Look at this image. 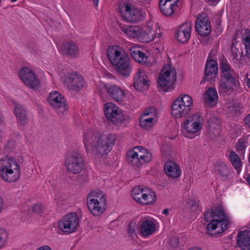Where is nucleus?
I'll return each mask as SVG.
<instances>
[{
  "label": "nucleus",
  "instance_id": "obj_57",
  "mask_svg": "<svg viewBox=\"0 0 250 250\" xmlns=\"http://www.w3.org/2000/svg\"><path fill=\"white\" fill-rule=\"evenodd\" d=\"M168 210L167 209H165L163 211V213L165 215H167L168 213Z\"/></svg>",
  "mask_w": 250,
  "mask_h": 250
},
{
  "label": "nucleus",
  "instance_id": "obj_56",
  "mask_svg": "<svg viewBox=\"0 0 250 250\" xmlns=\"http://www.w3.org/2000/svg\"><path fill=\"white\" fill-rule=\"evenodd\" d=\"M245 178L248 182L249 184L250 185V174L248 175L247 177L245 176Z\"/></svg>",
  "mask_w": 250,
  "mask_h": 250
},
{
  "label": "nucleus",
  "instance_id": "obj_28",
  "mask_svg": "<svg viewBox=\"0 0 250 250\" xmlns=\"http://www.w3.org/2000/svg\"><path fill=\"white\" fill-rule=\"evenodd\" d=\"M234 76L221 77L219 86V91L226 93H230L232 91L233 88L236 85L237 83Z\"/></svg>",
  "mask_w": 250,
  "mask_h": 250
},
{
  "label": "nucleus",
  "instance_id": "obj_41",
  "mask_svg": "<svg viewBox=\"0 0 250 250\" xmlns=\"http://www.w3.org/2000/svg\"><path fill=\"white\" fill-rule=\"evenodd\" d=\"M232 57L237 61L242 62L243 57L242 56V51L240 48H237L235 46H232L231 48Z\"/></svg>",
  "mask_w": 250,
  "mask_h": 250
},
{
  "label": "nucleus",
  "instance_id": "obj_2",
  "mask_svg": "<svg viewBox=\"0 0 250 250\" xmlns=\"http://www.w3.org/2000/svg\"><path fill=\"white\" fill-rule=\"evenodd\" d=\"M205 219L210 222L206 227L208 234L214 235L223 232L228 228L230 221V215L226 208L218 207L207 211Z\"/></svg>",
  "mask_w": 250,
  "mask_h": 250
},
{
  "label": "nucleus",
  "instance_id": "obj_33",
  "mask_svg": "<svg viewBox=\"0 0 250 250\" xmlns=\"http://www.w3.org/2000/svg\"><path fill=\"white\" fill-rule=\"evenodd\" d=\"M14 114L19 124L21 125H25L27 123L28 119L26 110L21 105L15 104Z\"/></svg>",
  "mask_w": 250,
  "mask_h": 250
},
{
  "label": "nucleus",
  "instance_id": "obj_7",
  "mask_svg": "<svg viewBox=\"0 0 250 250\" xmlns=\"http://www.w3.org/2000/svg\"><path fill=\"white\" fill-rule=\"evenodd\" d=\"M96 90L101 96H103L107 93L109 96L114 101L118 102H122L125 100V97L130 102L133 96L127 90H125L120 87L114 84L104 83L100 82L96 84Z\"/></svg>",
  "mask_w": 250,
  "mask_h": 250
},
{
  "label": "nucleus",
  "instance_id": "obj_32",
  "mask_svg": "<svg viewBox=\"0 0 250 250\" xmlns=\"http://www.w3.org/2000/svg\"><path fill=\"white\" fill-rule=\"evenodd\" d=\"M60 49L64 53L67 54L71 57H76L80 53L79 49L77 44L73 42H67L63 43Z\"/></svg>",
  "mask_w": 250,
  "mask_h": 250
},
{
  "label": "nucleus",
  "instance_id": "obj_58",
  "mask_svg": "<svg viewBox=\"0 0 250 250\" xmlns=\"http://www.w3.org/2000/svg\"><path fill=\"white\" fill-rule=\"evenodd\" d=\"M247 85L248 86V87L250 89V78L247 80Z\"/></svg>",
  "mask_w": 250,
  "mask_h": 250
},
{
  "label": "nucleus",
  "instance_id": "obj_8",
  "mask_svg": "<svg viewBox=\"0 0 250 250\" xmlns=\"http://www.w3.org/2000/svg\"><path fill=\"white\" fill-rule=\"evenodd\" d=\"M87 205L90 212L95 216H99L105 210L106 199L105 194L100 190L91 191L87 197Z\"/></svg>",
  "mask_w": 250,
  "mask_h": 250
},
{
  "label": "nucleus",
  "instance_id": "obj_20",
  "mask_svg": "<svg viewBox=\"0 0 250 250\" xmlns=\"http://www.w3.org/2000/svg\"><path fill=\"white\" fill-rule=\"evenodd\" d=\"M150 85V80L146 71L139 69L134 77L133 86L134 88L140 91L148 90Z\"/></svg>",
  "mask_w": 250,
  "mask_h": 250
},
{
  "label": "nucleus",
  "instance_id": "obj_37",
  "mask_svg": "<svg viewBox=\"0 0 250 250\" xmlns=\"http://www.w3.org/2000/svg\"><path fill=\"white\" fill-rule=\"evenodd\" d=\"M225 106L227 111L234 115L242 111V106L241 104L235 102L233 100L227 102Z\"/></svg>",
  "mask_w": 250,
  "mask_h": 250
},
{
  "label": "nucleus",
  "instance_id": "obj_14",
  "mask_svg": "<svg viewBox=\"0 0 250 250\" xmlns=\"http://www.w3.org/2000/svg\"><path fill=\"white\" fill-rule=\"evenodd\" d=\"M159 116L157 111L154 107H149L146 109L142 114L139 124L144 130L150 131L157 124Z\"/></svg>",
  "mask_w": 250,
  "mask_h": 250
},
{
  "label": "nucleus",
  "instance_id": "obj_25",
  "mask_svg": "<svg viewBox=\"0 0 250 250\" xmlns=\"http://www.w3.org/2000/svg\"><path fill=\"white\" fill-rule=\"evenodd\" d=\"M176 79L172 78V75L167 76L160 73L157 83L160 90L164 92H168L173 89V84Z\"/></svg>",
  "mask_w": 250,
  "mask_h": 250
},
{
  "label": "nucleus",
  "instance_id": "obj_62",
  "mask_svg": "<svg viewBox=\"0 0 250 250\" xmlns=\"http://www.w3.org/2000/svg\"><path fill=\"white\" fill-rule=\"evenodd\" d=\"M249 162L250 163V155H249Z\"/></svg>",
  "mask_w": 250,
  "mask_h": 250
},
{
  "label": "nucleus",
  "instance_id": "obj_36",
  "mask_svg": "<svg viewBox=\"0 0 250 250\" xmlns=\"http://www.w3.org/2000/svg\"><path fill=\"white\" fill-rule=\"evenodd\" d=\"M229 159L237 173H240L242 169V163L238 155L235 152L232 151L229 154Z\"/></svg>",
  "mask_w": 250,
  "mask_h": 250
},
{
  "label": "nucleus",
  "instance_id": "obj_27",
  "mask_svg": "<svg viewBox=\"0 0 250 250\" xmlns=\"http://www.w3.org/2000/svg\"><path fill=\"white\" fill-rule=\"evenodd\" d=\"M236 242L241 249L250 250V228L238 232Z\"/></svg>",
  "mask_w": 250,
  "mask_h": 250
},
{
  "label": "nucleus",
  "instance_id": "obj_40",
  "mask_svg": "<svg viewBox=\"0 0 250 250\" xmlns=\"http://www.w3.org/2000/svg\"><path fill=\"white\" fill-rule=\"evenodd\" d=\"M188 208L194 214H198L201 211V208L199 206L198 201L194 199L190 200L188 202Z\"/></svg>",
  "mask_w": 250,
  "mask_h": 250
},
{
  "label": "nucleus",
  "instance_id": "obj_22",
  "mask_svg": "<svg viewBox=\"0 0 250 250\" xmlns=\"http://www.w3.org/2000/svg\"><path fill=\"white\" fill-rule=\"evenodd\" d=\"M196 30L202 36L208 35L211 31V27L208 18L205 14L199 15L196 19Z\"/></svg>",
  "mask_w": 250,
  "mask_h": 250
},
{
  "label": "nucleus",
  "instance_id": "obj_34",
  "mask_svg": "<svg viewBox=\"0 0 250 250\" xmlns=\"http://www.w3.org/2000/svg\"><path fill=\"white\" fill-rule=\"evenodd\" d=\"M160 73L163 74H165L167 76H170L171 74L172 78L176 79V70L169 59L163 65Z\"/></svg>",
  "mask_w": 250,
  "mask_h": 250
},
{
  "label": "nucleus",
  "instance_id": "obj_11",
  "mask_svg": "<svg viewBox=\"0 0 250 250\" xmlns=\"http://www.w3.org/2000/svg\"><path fill=\"white\" fill-rule=\"evenodd\" d=\"M127 155L130 164L136 166L148 164L153 158L150 151L142 146H136L129 149Z\"/></svg>",
  "mask_w": 250,
  "mask_h": 250
},
{
  "label": "nucleus",
  "instance_id": "obj_4",
  "mask_svg": "<svg viewBox=\"0 0 250 250\" xmlns=\"http://www.w3.org/2000/svg\"><path fill=\"white\" fill-rule=\"evenodd\" d=\"M204 125V120L198 113L191 114L181 123V134L187 139H193L199 136Z\"/></svg>",
  "mask_w": 250,
  "mask_h": 250
},
{
  "label": "nucleus",
  "instance_id": "obj_30",
  "mask_svg": "<svg viewBox=\"0 0 250 250\" xmlns=\"http://www.w3.org/2000/svg\"><path fill=\"white\" fill-rule=\"evenodd\" d=\"M164 170L168 177L173 178L179 177L182 173L179 166L173 161H168L166 163Z\"/></svg>",
  "mask_w": 250,
  "mask_h": 250
},
{
  "label": "nucleus",
  "instance_id": "obj_12",
  "mask_svg": "<svg viewBox=\"0 0 250 250\" xmlns=\"http://www.w3.org/2000/svg\"><path fill=\"white\" fill-rule=\"evenodd\" d=\"M132 198L143 206L153 205L157 200L155 192L149 188L140 186L135 187L132 191Z\"/></svg>",
  "mask_w": 250,
  "mask_h": 250
},
{
  "label": "nucleus",
  "instance_id": "obj_64",
  "mask_svg": "<svg viewBox=\"0 0 250 250\" xmlns=\"http://www.w3.org/2000/svg\"><path fill=\"white\" fill-rule=\"evenodd\" d=\"M1 0H0V2L1 1Z\"/></svg>",
  "mask_w": 250,
  "mask_h": 250
},
{
  "label": "nucleus",
  "instance_id": "obj_61",
  "mask_svg": "<svg viewBox=\"0 0 250 250\" xmlns=\"http://www.w3.org/2000/svg\"><path fill=\"white\" fill-rule=\"evenodd\" d=\"M12 2H16L17 0H11Z\"/></svg>",
  "mask_w": 250,
  "mask_h": 250
},
{
  "label": "nucleus",
  "instance_id": "obj_53",
  "mask_svg": "<svg viewBox=\"0 0 250 250\" xmlns=\"http://www.w3.org/2000/svg\"><path fill=\"white\" fill-rule=\"evenodd\" d=\"M211 4L216 5L220 0H207Z\"/></svg>",
  "mask_w": 250,
  "mask_h": 250
},
{
  "label": "nucleus",
  "instance_id": "obj_55",
  "mask_svg": "<svg viewBox=\"0 0 250 250\" xmlns=\"http://www.w3.org/2000/svg\"><path fill=\"white\" fill-rule=\"evenodd\" d=\"M93 0V4L95 6L97 7L99 3V0Z\"/></svg>",
  "mask_w": 250,
  "mask_h": 250
},
{
  "label": "nucleus",
  "instance_id": "obj_29",
  "mask_svg": "<svg viewBox=\"0 0 250 250\" xmlns=\"http://www.w3.org/2000/svg\"><path fill=\"white\" fill-rule=\"evenodd\" d=\"M202 98L208 106L211 107H214L216 105L218 100V93L216 89L213 87L207 89L202 95Z\"/></svg>",
  "mask_w": 250,
  "mask_h": 250
},
{
  "label": "nucleus",
  "instance_id": "obj_60",
  "mask_svg": "<svg viewBox=\"0 0 250 250\" xmlns=\"http://www.w3.org/2000/svg\"><path fill=\"white\" fill-rule=\"evenodd\" d=\"M2 134H3L2 131L0 130V139L1 138Z\"/></svg>",
  "mask_w": 250,
  "mask_h": 250
},
{
  "label": "nucleus",
  "instance_id": "obj_9",
  "mask_svg": "<svg viewBox=\"0 0 250 250\" xmlns=\"http://www.w3.org/2000/svg\"><path fill=\"white\" fill-rule=\"evenodd\" d=\"M159 26L152 21H149L139 26V41L143 42H150L162 36Z\"/></svg>",
  "mask_w": 250,
  "mask_h": 250
},
{
  "label": "nucleus",
  "instance_id": "obj_35",
  "mask_svg": "<svg viewBox=\"0 0 250 250\" xmlns=\"http://www.w3.org/2000/svg\"><path fill=\"white\" fill-rule=\"evenodd\" d=\"M122 30L129 38L132 39H137L139 40V26H122Z\"/></svg>",
  "mask_w": 250,
  "mask_h": 250
},
{
  "label": "nucleus",
  "instance_id": "obj_39",
  "mask_svg": "<svg viewBox=\"0 0 250 250\" xmlns=\"http://www.w3.org/2000/svg\"><path fill=\"white\" fill-rule=\"evenodd\" d=\"M9 234L4 229L0 228V250L4 249L8 244Z\"/></svg>",
  "mask_w": 250,
  "mask_h": 250
},
{
  "label": "nucleus",
  "instance_id": "obj_51",
  "mask_svg": "<svg viewBox=\"0 0 250 250\" xmlns=\"http://www.w3.org/2000/svg\"><path fill=\"white\" fill-rule=\"evenodd\" d=\"M4 203L3 199L0 196V214L3 209Z\"/></svg>",
  "mask_w": 250,
  "mask_h": 250
},
{
  "label": "nucleus",
  "instance_id": "obj_45",
  "mask_svg": "<svg viewBox=\"0 0 250 250\" xmlns=\"http://www.w3.org/2000/svg\"><path fill=\"white\" fill-rule=\"evenodd\" d=\"M15 144L16 143L14 141H10L8 142L5 146V151L8 152L11 151L15 148Z\"/></svg>",
  "mask_w": 250,
  "mask_h": 250
},
{
  "label": "nucleus",
  "instance_id": "obj_21",
  "mask_svg": "<svg viewBox=\"0 0 250 250\" xmlns=\"http://www.w3.org/2000/svg\"><path fill=\"white\" fill-rule=\"evenodd\" d=\"M192 25L191 22L186 21L179 25L177 28L175 38L179 43H187L191 36Z\"/></svg>",
  "mask_w": 250,
  "mask_h": 250
},
{
  "label": "nucleus",
  "instance_id": "obj_47",
  "mask_svg": "<svg viewBox=\"0 0 250 250\" xmlns=\"http://www.w3.org/2000/svg\"><path fill=\"white\" fill-rule=\"evenodd\" d=\"M128 232L132 235L135 233V225L134 223H131L128 227Z\"/></svg>",
  "mask_w": 250,
  "mask_h": 250
},
{
  "label": "nucleus",
  "instance_id": "obj_17",
  "mask_svg": "<svg viewBox=\"0 0 250 250\" xmlns=\"http://www.w3.org/2000/svg\"><path fill=\"white\" fill-rule=\"evenodd\" d=\"M104 112L106 118L114 123L121 122L123 119V110L113 103L105 104L104 105Z\"/></svg>",
  "mask_w": 250,
  "mask_h": 250
},
{
  "label": "nucleus",
  "instance_id": "obj_23",
  "mask_svg": "<svg viewBox=\"0 0 250 250\" xmlns=\"http://www.w3.org/2000/svg\"><path fill=\"white\" fill-rule=\"evenodd\" d=\"M61 79L70 89L73 90L77 91L83 88L84 84L83 78L76 75H65L64 77L63 76H61Z\"/></svg>",
  "mask_w": 250,
  "mask_h": 250
},
{
  "label": "nucleus",
  "instance_id": "obj_10",
  "mask_svg": "<svg viewBox=\"0 0 250 250\" xmlns=\"http://www.w3.org/2000/svg\"><path fill=\"white\" fill-rule=\"evenodd\" d=\"M80 222L79 217L76 213H69L58 222L56 229L59 234H70L77 231Z\"/></svg>",
  "mask_w": 250,
  "mask_h": 250
},
{
  "label": "nucleus",
  "instance_id": "obj_26",
  "mask_svg": "<svg viewBox=\"0 0 250 250\" xmlns=\"http://www.w3.org/2000/svg\"><path fill=\"white\" fill-rule=\"evenodd\" d=\"M179 0H160L159 7L162 13L170 16L178 7Z\"/></svg>",
  "mask_w": 250,
  "mask_h": 250
},
{
  "label": "nucleus",
  "instance_id": "obj_19",
  "mask_svg": "<svg viewBox=\"0 0 250 250\" xmlns=\"http://www.w3.org/2000/svg\"><path fill=\"white\" fill-rule=\"evenodd\" d=\"M48 102L52 107L60 112L62 113L68 109L63 96L57 91H53L50 93Z\"/></svg>",
  "mask_w": 250,
  "mask_h": 250
},
{
  "label": "nucleus",
  "instance_id": "obj_43",
  "mask_svg": "<svg viewBox=\"0 0 250 250\" xmlns=\"http://www.w3.org/2000/svg\"><path fill=\"white\" fill-rule=\"evenodd\" d=\"M242 40L246 48H250V31L245 30V33L242 36Z\"/></svg>",
  "mask_w": 250,
  "mask_h": 250
},
{
  "label": "nucleus",
  "instance_id": "obj_5",
  "mask_svg": "<svg viewBox=\"0 0 250 250\" xmlns=\"http://www.w3.org/2000/svg\"><path fill=\"white\" fill-rule=\"evenodd\" d=\"M21 169L17 159L5 156L0 159V177L5 181L14 182L20 176Z\"/></svg>",
  "mask_w": 250,
  "mask_h": 250
},
{
  "label": "nucleus",
  "instance_id": "obj_54",
  "mask_svg": "<svg viewBox=\"0 0 250 250\" xmlns=\"http://www.w3.org/2000/svg\"><path fill=\"white\" fill-rule=\"evenodd\" d=\"M188 250H203L202 249L198 248V247H192L191 248H190Z\"/></svg>",
  "mask_w": 250,
  "mask_h": 250
},
{
  "label": "nucleus",
  "instance_id": "obj_52",
  "mask_svg": "<svg viewBox=\"0 0 250 250\" xmlns=\"http://www.w3.org/2000/svg\"><path fill=\"white\" fill-rule=\"evenodd\" d=\"M224 172L225 173L224 174L220 173V175H221L223 179L225 180L226 178H227L228 177L229 175L228 174V172L227 171V169H224Z\"/></svg>",
  "mask_w": 250,
  "mask_h": 250
},
{
  "label": "nucleus",
  "instance_id": "obj_18",
  "mask_svg": "<svg viewBox=\"0 0 250 250\" xmlns=\"http://www.w3.org/2000/svg\"><path fill=\"white\" fill-rule=\"evenodd\" d=\"M157 226V221L152 218L142 219L139 226L140 235L145 239L147 238L156 231Z\"/></svg>",
  "mask_w": 250,
  "mask_h": 250
},
{
  "label": "nucleus",
  "instance_id": "obj_31",
  "mask_svg": "<svg viewBox=\"0 0 250 250\" xmlns=\"http://www.w3.org/2000/svg\"><path fill=\"white\" fill-rule=\"evenodd\" d=\"M218 71L217 62L214 60L208 61L205 67L206 79L209 81H214Z\"/></svg>",
  "mask_w": 250,
  "mask_h": 250
},
{
  "label": "nucleus",
  "instance_id": "obj_24",
  "mask_svg": "<svg viewBox=\"0 0 250 250\" xmlns=\"http://www.w3.org/2000/svg\"><path fill=\"white\" fill-rule=\"evenodd\" d=\"M130 54L134 60L142 64L151 65L155 62L154 59H150L143 52L138 46H131L129 49Z\"/></svg>",
  "mask_w": 250,
  "mask_h": 250
},
{
  "label": "nucleus",
  "instance_id": "obj_13",
  "mask_svg": "<svg viewBox=\"0 0 250 250\" xmlns=\"http://www.w3.org/2000/svg\"><path fill=\"white\" fill-rule=\"evenodd\" d=\"M118 11L122 18L127 21L136 22L143 17L141 12L134 5L130 0L121 1L118 6Z\"/></svg>",
  "mask_w": 250,
  "mask_h": 250
},
{
  "label": "nucleus",
  "instance_id": "obj_3",
  "mask_svg": "<svg viewBox=\"0 0 250 250\" xmlns=\"http://www.w3.org/2000/svg\"><path fill=\"white\" fill-rule=\"evenodd\" d=\"M107 56L118 73L124 76H129L132 70L129 58L123 48L117 45L109 46L107 49Z\"/></svg>",
  "mask_w": 250,
  "mask_h": 250
},
{
  "label": "nucleus",
  "instance_id": "obj_38",
  "mask_svg": "<svg viewBox=\"0 0 250 250\" xmlns=\"http://www.w3.org/2000/svg\"><path fill=\"white\" fill-rule=\"evenodd\" d=\"M221 77L235 76L234 72L232 70L226 60H223L221 62Z\"/></svg>",
  "mask_w": 250,
  "mask_h": 250
},
{
  "label": "nucleus",
  "instance_id": "obj_63",
  "mask_svg": "<svg viewBox=\"0 0 250 250\" xmlns=\"http://www.w3.org/2000/svg\"><path fill=\"white\" fill-rule=\"evenodd\" d=\"M240 130H241V126L239 127Z\"/></svg>",
  "mask_w": 250,
  "mask_h": 250
},
{
  "label": "nucleus",
  "instance_id": "obj_50",
  "mask_svg": "<svg viewBox=\"0 0 250 250\" xmlns=\"http://www.w3.org/2000/svg\"><path fill=\"white\" fill-rule=\"evenodd\" d=\"M36 250H52L51 248L47 245H44L41 247H40Z\"/></svg>",
  "mask_w": 250,
  "mask_h": 250
},
{
  "label": "nucleus",
  "instance_id": "obj_6",
  "mask_svg": "<svg viewBox=\"0 0 250 250\" xmlns=\"http://www.w3.org/2000/svg\"><path fill=\"white\" fill-rule=\"evenodd\" d=\"M193 106V100L187 94L180 95L171 105L170 113L175 119H181L187 116Z\"/></svg>",
  "mask_w": 250,
  "mask_h": 250
},
{
  "label": "nucleus",
  "instance_id": "obj_42",
  "mask_svg": "<svg viewBox=\"0 0 250 250\" xmlns=\"http://www.w3.org/2000/svg\"><path fill=\"white\" fill-rule=\"evenodd\" d=\"M248 146V139L241 138L236 145V149L238 152H243L245 150Z\"/></svg>",
  "mask_w": 250,
  "mask_h": 250
},
{
  "label": "nucleus",
  "instance_id": "obj_48",
  "mask_svg": "<svg viewBox=\"0 0 250 250\" xmlns=\"http://www.w3.org/2000/svg\"><path fill=\"white\" fill-rule=\"evenodd\" d=\"M245 125L250 128V114L248 115L244 120Z\"/></svg>",
  "mask_w": 250,
  "mask_h": 250
},
{
  "label": "nucleus",
  "instance_id": "obj_46",
  "mask_svg": "<svg viewBox=\"0 0 250 250\" xmlns=\"http://www.w3.org/2000/svg\"><path fill=\"white\" fill-rule=\"evenodd\" d=\"M246 49V54L245 56L243 57V59L245 60V62L246 63H250V48Z\"/></svg>",
  "mask_w": 250,
  "mask_h": 250
},
{
  "label": "nucleus",
  "instance_id": "obj_59",
  "mask_svg": "<svg viewBox=\"0 0 250 250\" xmlns=\"http://www.w3.org/2000/svg\"><path fill=\"white\" fill-rule=\"evenodd\" d=\"M2 121H3V117H2L1 113L0 112V124L2 122Z\"/></svg>",
  "mask_w": 250,
  "mask_h": 250
},
{
  "label": "nucleus",
  "instance_id": "obj_15",
  "mask_svg": "<svg viewBox=\"0 0 250 250\" xmlns=\"http://www.w3.org/2000/svg\"><path fill=\"white\" fill-rule=\"evenodd\" d=\"M19 76L27 87L32 89H37L40 87V80L31 68L27 67H22L19 71Z\"/></svg>",
  "mask_w": 250,
  "mask_h": 250
},
{
  "label": "nucleus",
  "instance_id": "obj_49",
  "mask_svg": "<svg viewBox=\"0 0 250 250\" xmlns=\"http://www.w3.org/2000/svg\"><path fill=\"white\" fill-rule=\"evenodd\" d=\"M43 209V207L41 205L37 204L34 207V210L38 213H40Z\"/></svg>",
  "mask_w": 250,
  "mask_h": 250
},
{
  "label": "nucleus",
  "instance_id": "obj_1",
  "mask_svg": "<svg viewBox=\"0 0 250 250\" xmlns=\"http://www.w3.org/2000/svg\"><path fill=\"white\" fill-rule=\"evenodd\" d=\"M116 140L112 133L90 130L85 132L83 143L87 154L95 162L103 161L111 150Z\"/></svg>",
  "mask_w": 250,
  "mask_h": 250
},
{
  "label": "nucleus",
  "instance_id": "obj_44",
  "mask_svg": "<svg viewBox=\"0 0 250 250\" xmlns=\"http://www.w3.org/2000/svg\"><path fill=\"white\" fill-rule=\"evenodd\" d=\"M220 126L218 124L215 125L212 122L209 123V131L214 136L219 134Z\"/></svg>",
  "mask_w": 250,
  "mask_h": 250
},
{
  "label": "nucleus",
  "instance_id": "obj_16",
  "mask_svg": "<svg viewBox=\"0 0 250 250\" xmlns=\"http://www.w3.org/2000/svg\"><path fill=\"white\" fill-rule=\"evenodd\" d=\"M67 170L71 173L78 174L84 168V162L82 156L78 153H73L69 156L65 161Z\"/></svg>",
  "mask_w": 250,
  "mask_h": 250
}]
</instances>
